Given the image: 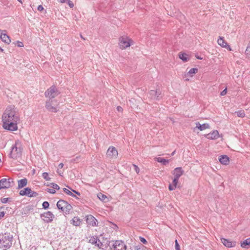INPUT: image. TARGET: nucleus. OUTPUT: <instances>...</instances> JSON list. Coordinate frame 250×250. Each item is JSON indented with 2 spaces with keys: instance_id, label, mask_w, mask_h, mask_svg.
Here are the masks:
<instances>
[{
  "instance_id": "41",
  "label": "nucleus",
  "mask_w": 250,
  "mask_h": 250,
  "mask_svg": "<svg viewBox=\"0 0 250 250\" xmlns=\"http://www.w3.org/2000/svg\"><path fill=\"white\" fill-rule=\"evenodd\" d=\"M133 167H134V169L135 171V172L137 174H138L139 173V172H140V169H139V167L137 165H136L135 164L133 165Z\"/></svg>"
},
{
  "instance_id": "46",
  "label": "nucleus",
  "mask_w": 250,
  "mask_h": 250,
  "mask_svg": "<svg viewBox=\"0 0 250 250\" xmlns=\"http://www.w3.org/2000/svg\"><path fill=\"white\" fill-rule=\"evenodd\" d=\"M67 3L70 8H72L74 7L73 3L70 0H67Z\"/></svg>"
},
{
  "instance_id": "6",
  "label": "nucleus",
  "mask_w": 250,
  "mask_h": 250,
  "mask_svg": "<svg viewBox=\"0 0 250 250\" xmlns=\"http://www.w3.org/2000/svg\"><path fill=\"white\" fill-rule=\"evenodd\" d=\"M21 155V149L20 147H17V144L15 143L11 147V151L9 154V157L13 159L20 157Z\"/></svg>"
},
{
  "instance_id": "31",
  "label": "nucleus",
  "mask_w": 250,
  "mask_h": 250,
  "mask_svg": "<svg viewBox=\"0 0 250 250\" xmlns=\"http://www.w3.org/2000/svg\"><path fill=\"white\" fill-rule=\"evenodd\" d=\"M47 186H50L54 189L59 190L60 189V187L57 184H55L54 183H50V184L47 185Z\"/></svg>"
},
{
  "instance_id": "47",
  "label": "nucleus",
  "mask_w": 250,
  "mask_h": 250,
  "mask_svg": "<svg viewBox=\"0 0 250 250\" xmlns=\"http://www.w3.org/2000/svg\"><path fill=\"white\" fill-rule=\"evenodd\" d=\"M95 245H96L97 247H98L100 249H103L102 248L103 243L100 240H99V242H98L97 243V244H96Z\"/></svg>"
},
{
  "instance_id": "54",
  "label": "nucleus",
  "mask_w": 250,
  "mask_h": 250,
  "mask_svg": "<svg viewBox=\"0 0 250 250\" xmlns=\"http://www.w3.org/2000/svg\"><path fill=\"white\" fill-rule=\"evenodd\" d=\"M113 226L114 227H113V228L114 229H118V226L116 224H114Z\"/></svg>"
},
{
  "instance_id": "8",
  "label": "nucleus",
  "mask_w": 250,
  "mask_h": 250,
  "mask_svg": "<svg viewBox=\"0 0 250 250\" xmlns=\"http://www.w3.org/2000/svg\"><path fill=\"white\" fill-rule=\"evenodd\" d=\"M119 41L120 47L122 49H125L131 45V40L127 37H121Z\"/></svg>"
},
{
  "instance_id": "50",
  "label": "nucleus",
  "mask_w": 250,
  "mask_h": 250,
  "mask_svg": "<svg viewBox=\"0 0 250 250\" xmlns=\"http://www.w3.org/2000/svg\"><path fill=\"white\" fill-rule=\"evenodd\" d=\"M117 109L119 112H121V111H123V108L121 106H117Z\"/></svg>"
},
{
  "instance_id": "7",
  "label": "nucleus",
  "mask_w": 250,
  "mask_h": 250,
  "mask_svg": "<svg viewBox=\"0 0 250 250\" xmlns=\"http://www.w3.org/2000/svg\"><path fill=\"white\" fill-rule=\"evenodd\" d=\"M109 245H110V243ZM109 247L111 250H126V246L122 240L115 241L112 246H109Z\"/></svg>"
},
{
  "instance_id": "38",
  "label": "nucleus",
  "mask_w": 250,
  "mask_h": 250,
  "mask_svg": "<svg viewBox=\"0 0 250 250\" xmlns=\"http://www.w3.org/2000/svg\"><path fill=\"white\" fill-rule=\"evenodd\" d=\"M245 53H246V55L248 56L250 58V45H249L247 47V48L246 50V51H245Z\"/></svg>"
},
{
  "instance_id": "24",
  "label": "nucleus",
  "mask_w": 250,
  "mask_h": 250,
  "mask_svg": "<svg viewBox=\"0 0 250 250\" xmlns=\"http://www.w3.org/2000/svg\"><path fill=\"white\" fill-rule=\"evenodd\" d=\"M155 159L157 162L160 163L164 166H166L169 163V160L166 159L162 157H156Z\"/></svg>"
},
{
  "instance_id": "4",
  "label": "nucleus",
  "mask_w": 250,
  "mask_h": 250,
  "mask_svg": "<svg viewBox=\"0 0 250 250\" xmlns=\"http://www.w3.org/2000/svg\"><path fill=\"white\" fill-rule=\"evenodd\" d=\"M58 104L59 103L57 100H47L45 107L49 112L56 113L58 111Z\"/></svg>"
},
{
  "instance_id": "34",
  "label": "nucleus",
  "mask_w": 250,
  "mask_h": 250,
  "mask_svg": "<svg viewBox=\"0 0 250 250\" xmlns=\"http://www.w3.org/2000/svg\"><path fill=\"white\" fill-rule=\"evenodd\" d=\"M42 177L46 181H49L51 178L49 177L48 173L47 172H43L42 174Z\"/></svg>"
},
{
  "instance_id": "5",
  "label": "nucleus",
  "mask_w": 250,
  "mask_h": 250,
  "mask_svg": "<svg viewBox=\"0 0 250 250\" xmlns=\"http://www.w3.org/2000/svg\"><path fill=\"white\" fill-rule=\"evenodd\" d=\"M60 92L55 85H52L44 92V96L48 100H55L54 98L59 95Z\"/></svg>"
},
{
  "instance_id": "53",
  "label": "nucleus",
  "mask_w": 250,
  "mask_h": 250,
  "mask_svg": "<svg viewBox=\"0 0 250 250\" xmlns=\"http://www.w3.org/2000/svg\"><path fill=\"white\" fill-rule=\"evenodd\" d=\"M72 191L74 192L75 193H76V194L78 195H80V193L77 191H76L75 190H73V189H72Z\"/></svg>"
},
{
  "instance_id": "23",
  "label": "nucleus",
  "mask_w": 250,
  "mask_h": 250,
  "mask_svg": "<svg viewBox=\"0 0 250 250\" xmlns=\"http://www.w3.org/2000/svg\"><path fill=\"white\" fill-rule=\"evenodd\" d=\"M241 247L244 249H249L250 248V239L247 238L241 243Z\"/></svg>"
},
{
  "instance_id": "9",
  "label": "nucleus",
  "mask_w": 250,
  "mask_h": 250,
  "mask_svg": "<svg viewBox=\"0 0 250 250\" xmlns=\"http://www.w3.org/2000/svg\"><path fill=\"white\" fill-rule=\"evenodd\" d=\"M40 216L44 222L46 223H51L55 218L54 215L49 211L42 213Z\"/></svg>"
},
{
  "instance_id": "16",
  "label": "nucleus",
  "mask_w": 250,
  "mask_h": 250,
  "mask_svg": "<svg viewBox=\"0 0 250 250\" xmlns=\"http://www.w3.org/2000/svg\"><path fill=\"white\" fill-rule=\"evenodd\" d=\"M206 138L210 140H215L219 138V132L217 130H214L211 132L205 135Z\"/></svg>"
},
{
  "instance_id": "14",
  "label": "nucleus",
  "mask_w": 250,
  "mask_h": 250,
  "mask_svg": "<svg viewBox=\"0 0 250 250\" xmlns=\"http://www.w3.org/2000/svg\"><path fill=\"white\" fill-rule=\"evenodd\" d=\"M184 172V171L181 167H177L173 170L172 173L174 175V177L179 179Z\"/></svg>"
},
{
  "instance_id": "29",
  "label": "nucleus",
  "mask_w": 250,
  "mask_h": 250,
  "mask_svg": "<svg viewBox=\"0 0 250 250\" xmlns=\"http://www.w3.org/2000/svg\"><path fill=\"white\" fill-rule=\"evenodd\" d=\"M198 69L197 68H191L188 72V74L191 76H192L193 74H196L198 72Z\"/></svg>"
},
{
  "instance_id": "17",
  "label": "nucleus",
  "mask_w": 250,
  "mask_h": 250,
  "mask_svg": "<svg viewBox=\"0 0 250 250\" xmlns=\"http://www.w3.org/2000/svg\"><path fill=\"white\" fill-rule=\"evenodd\" d=\"M219 160L221 164L224 165H228L229 162V157L226 155H221L220 156Z\"/></svg>"
},
{
  "instance_id": "20",
  "label": "nucleus",
  "mask_w": 250,
  "mask_h": 250,
  "mask_svg": "<svg viewBox=\"0 0 250 250\" xmlns=\"http://www.w3.org/2000/svg\"><path fill=\"white\" fill-rule=\"evenodd\" d=\"M152 93L155 94V96H154V100H159L163 97L161 91L159 89H157L156 90H152Z\"/></svg>"
},
{
  "instance_id": "30",
  "label": "nucleus",
  "mask_w": 250,
  "mask_h": 250,
  "mask_svg": "<svg viewBox=\"0 0 250 250\" xmlns=\"http://www.w3.org/2000/svg\"><path fill=\"white\" fill-rule=\"evenodd\" d=\"M236 113L237 114V116L240 118H243L245 116V113L244 111L242 110L236 112Z\"/></svg>"
},
{
  "instance_id": "33",
  "label": "nucleus",
  "mask_w": 250,
  "mask_h": 250,
  "mask_svg": "<svg viewBox=\"0 0 250 250\" xmlns=\"http://www.w3.org/2000/svg\"><path fill=\"white\" fill-rule=\"evenodd\" d=\"M98 197L100 200L103 201H104L107 198V196L105 195L102 193L98 194Z\"/></svg>"
},
{
  "instance_id": "52",
  "label": "nucleus",
  "mask_w": 250,
  "mask_h": 250,
  "mask_svg": "<svg viewBox=\"0 0 250 250\" xmlns=\"http://www.w3.org/2000/svg\"><path fill=\"white\" fill-rule=\"evenodd\" d=\"M63 163H60L59 164V165H58V167L59 168H62L63 167Z\"/></svg>"
},
{
  "instance_id": "12",
  "label": "nucleus",
  "mask_w": 250,
  "mask_h": 250,
  "mask_svg": "<svg viewBox=\"0 0 250 250\" xmlns=\"http://www.w3.org/2000/svg\"><path fill=\"white\" fill-rule=\"evenodd\" d=\"M107 156L116 158L118 156V151L116 148L113 146H109L107 149Z\"/></svg>"
},
{
  "instance_id": "43",
  "label": "nucleus",
  "mask_w": 250,
  "mask_h": 250,
  "mask_svg": "<svg viewBox=\"0 0 250 250\" xmlns=\"http://www.w3.org/2000/svg\"><path fill=\"white\" fill-rule=\"evenodd\" d=\"M16 45H17V46L20 47H21L23 46V42L21 41H17L16 42Z\"/></svg>"
},
{
  "instance_id": "21",
  "label": "nucleus",
  "mask_w": 250,
  "mask_h": 250,
  "mask_svg": "<svg viewBox=\"0 0 250 250\" xmlns=\"http://www.w3.org/2000/svg\"><path fill=\"white\" fill-rule=\"evenodd\" d=\"M209 127L210 126L208 123H205L201 125L199 122L196 123V127L198 128L200 131H203L206 129L209 128Z\"/></svg>"
},
{
  "instance_id": "56",
  "label": "nucleus",
  "mask_w": 250,
  "mask_h": 250,
  "mask_svg": "<svg viewBox=\"0 0 250 250\" xmlns=\"http://www.w3.org/2000/svg\"><path fill=\"white\" fill-rule=\"evenodd\" d=\"M197 58L199 60H202V58L201 57H197Z\"/></svg>"
},
{
  "instance_id": "37",
  "label": "nucleus",
  "mask_w": 250,
  "mask_h": 250,
  "mask_svg": "<svg viewBox=\"0 0 250 250\" xmlns=\"http://www.w3.org/2000/svg\"><path fill=\"white\" fill-rule=\"evenodd\" d=\"M175 248L176 250H180V246L176 239L175 240Z\"/></svg>"
},
{
  "instance_id": "25",
  "label": "nucleus",
  "mask_w": 250,
  "mask_h": 250,
  "mask_svg": "<svg viewBox=\"0 0 250 250\" xmlns=\"http://www.w3.org/2000/svg\"><path fill=\"white\" fill-rule=\"evenodd\" d=\"M179 57L184 62H187L189 60L188 55L185 53H180L179 54Z\"/></svg>"
},
{
  "instance_id": "36",
  "label": "nucleus",
  "mask_w": 250,
  "mask_h": 250,
  "mask_svg": "<svg viewBox=\"0 0 250 250\" xmlns=\"http://www.w3.org/2000/svg\"><path fill=\"white\" fill-rule=\"evenodd\" d=\"M178 180L179 179L174 177L172 184L176 187L178 182Z\"/></svg>"
},
{
  "instance_id": "49",
  "label": "nucleus",
  "mask_w": 250,
  "mask_h": 250,
  "mask_svg": "<svg viewBox=\"0 0 250 250\" xmlns=\"http://www.w3.org/2000/svg\"><path fill=\"white\" fill-rule=\"evenodd\" d=\"M5 215V212L4 211L0 212V219L4 217Z\"/></svg>"
},
{
  "instance_id": "48",
  "label": "nucleus",
  "mask_w": 250,
  "mask_h": 250,
  "mask_svg": "<svg viewBox=\"0 0 250 250\" xmlns=\"http://www.w3.org/2000/svg\"><path fill=\"white\" fill-rule=\"evenodd\" d=\"M37 9L39 11H42L44 9V8L42 5H40L38 6Z\"/></svg>"
},
{
  "instance_id": "57",
  "label": "nucleus",
  "mask_w": 250,
  "mask_h": 250,
  "mask_svg": "<svg viewBox=\"0 0 250 250\" xmlns=\"http://www.w3.org/2000/svg\"><path fill=\"white\" fill-rule=\"evenodd\" d=\"M81 38L84 40H85V39L82 35H81Z\"/></svg>"
},
{
  "instance_id": "58",
  "label": "nucleus",
  "mask_w": 250,
  "mask_h": 250,
  "mask_svg": "<svg viewBox=\"0 0 250 250\" xmlns=\"http://www.w3.org/2000/svg\"><path fill=\"white\" fill-rule=\"evenodd\" d=\"M18 1H19L20 2H21V3H22V1H21V0H17Z\"/></svg>"
},
{
  "instance_id": "35",
  "label": "nucleus",
  "mask_w": 250,
  "mask_h": 250,
  "mask_svg": "<svg viewBox=\"0 0 250 250\" xmlns=\"http://www.w3.org/2000/svg\"><path fill=\"white\" fill-rule=\"evenodd\" d=\"M49 206V204L47 201H44L42 204V208L44 209H48Z\"/></svg>"
},
{
  "instance_id": "13",
  "label": "nucleus",
  "mask_w": 250,
  "mask_h": 250,
  "mask_svg": "<svg viewBox=\"0 0 250 250\" xmlns=\"http://www.w3.org/2000/svg\"><path fill=\"white\" fill-rule=\"evenodd\" d=\"M217 43L219 45H220L222 47L226 48L229 51L231 50L230 46L226 42H225L223 37H219V39L217 40Z\"/></svg>"
},
{
  "instance_id": "1",
  "label": "nucleus",
  "mask_w": 250,
  "mask_h": 250,
  "mask_svg": "<svg viewBox=\"0 0 250 250\" xmlns=\"http://www.w3.org/2000/svg\"><path fill=\"white\" fill-rule=\"evenodd\" d=\"M19 120L18 116L16 115L15 107L8 106L2 115V126L5 129L16 131L18 129L17 122Z\"/></svg>"
},
{
  "instance_id": "15",
  "label": "nucleus",
  "mask_w": 250,
  "mask_h": 250,
  "mask_svg": "<svg viewBox=\"0 0 250 250\" xmlns=\"http://www.w3.org/2000/svg\"><path fill=\"white\" fill-rule=\"evenodd\" d=\"M221 242L223 245L228 248H232L235 246L236 242L231 241L229 239L222 238L221 239Z\"/></svg>"
},
{
  "instance_id": "22",
  "label": "nucleus",
  "mask_w": 250,
  "mask_h": 250,
  "mask_svg": "<svg viewBox=\"0 0 250 250\" xmlns=\"http://www.w3.org/2000/svg\"><path fill=\"white\" fill-rule=\"evenodd\" d=\"M31 191V188L27 187L24 188L23 189H21L19 192V194L21 196H27L29 195Z\"/></svg>"
},
{
  "instance_id": "39",
  "label": "nucleus",
  "mask_w": 250,
  "mask_h": 250,
  "mask_svg": "<svg viewBox=\"0 0 250 250\" xmlns=\"http://www.w3.org/2000/svg\"><path fill=\"white\" fill-rule=\"evenodd\" d=\"M139 240H140V241L144 244H146L147 242L146 241V240L144 238V237H141V236H140L139 237Z\"/></svg>"
},
{
  "instance_id": "60",
  "label": "nucleus",
  "mask_w": 250,
  "mask_h": 250,
  "mask_svg": "<svg viewBox=\"0 0 250 250\" xmlns=\"http://www.w3.org/2000/svg\"><path fill=\"white\" fill-rule=\"evenodd\" d=\"M57 172L59 173V175H61V173H59V171H57Z\"/></svg>"
},
{
  "instance_id": "61",
  "label": "nucleus",
  "mask_w": 250,
  "mask_h": 250,
  "mask_svg": "<svg viewBox=\"0 0 250 250\" xmlns=\"http://www.w3.org/2000/svg\"><path fill=\"white\" fill-rule=\"evenodd\" d=\"M249 238V239H250V238Z\"/></svg>"
},
{
  "instance_id": "28",
  "label": "nucleus",
  "mask_w": 250,
  "mask_h": 250,
  "mask_svg": "<svg viewBox=\"0 0 250 250\" xmlns=\"http://www.w3.org/2000/svg\"><path fill=\"white\" fill-rule=\"evenodd\" d=\"M63 191L67 195H70L72 197H73L76 199L78 198V197L73 192H72L71 191H70L68 189H67L66 188H63Z\"/></svg>"
},
{
  "instance_id": "59",
  "label": "nucleus",
  "mask_w": 250,
  "mask_h": 250,
  "mask_svg": "<svg viewBox=\"0 0 250 250\" xmlns=\"http://www.w3.org/2000/svg\"><path fill=\"white\" fill-rule=\"evenodd\" d=\"M3 189V188H2V187H1V184H0V189Z\"/></svg>"
},
{
  "instance_id": "19",
  "label": "nucleus",
  "mask_w": 250,
  "mask_h": 250,
  "mask_svg": "<svg viewBox=\"0 0 250 250\" xmlns=\"http://www.w3.org/2000/svg\"><path fill=\"white\" fill-rule=\"evenodd\" d=\"M27 184V179L23 178L18 181V189H21L25 187Z\"/></svg>"
},
{
  "instance_id": "10",
  "label": "nucleus",
  "mask_w": 250,
  "mask_h": 250,
  "mask_svg": "<svg viewBox=\"0 0 250 250\" xmlns=\"http://www.w3.org/2000/svg\"><path fill=\"white\" fill-rule=\"evenodd\" d=\"M0 184L3 189L8 188L14 184V181L12 178H2L0 180Z\"/></svg>"
},
{
  "instance_id": "26",
  "label": "nucleus",
  "mask_w": 250,
  "mask_h": 250,
  "mask_svg": "<svg viewBox=\"0 0 250 250\" xmlns=\"http://www.w3.org/2000/svg\"><path fill=\"white\" fill-rule=\"evenodd\" d=\"M71 221L72 224L75 226H79L81 224V221L78 217H74Z\"/></svg>"
},
{
  "instance_id": "18",
  "label": "nucleus",
  "mask_w": 250,
  "mask_h": 250,
  "mask_svg": "<svg viewBox=\"0 0 250 250\" xmlns=\"http://www.w3.org/2000/svg\"><path fill=\"white\" fill-rule=\"evenodd\" d=\"M0 38L3 42L8 44L11 42L10 37L6 33L2 32L1 33Z\"/></svg>"
},
{
  "instance_id": "32",
  "label": "nucleus",
  "mask_w": 250,
  "mask_h": 250,
  "mask_svg": "<svg viewBox=\"0 0 250 250\" xmlns=\"http://www.w3.org/2000/svg\"><path fill=\"white\" fill-rule=\"evenodd\" d=\"M38 195V193L35 191H32L31 189V191L28 195L29 197H36Z\"/></svg>"
},
{
  "instance_id": "27",
  "label": "nucleus",
  "mask_w": 250,
  "mask_h": 250,
  "mask_svg": "<svg viewBox=\"0 0 250 250\" xmlns=\"http://www.w3.org/2000/svg\"><path fill=\"white\" fill-rule=\"evenodd\" d=\"M98 242H99V239L97 238V237L92 236L89 240V242L93 245L97 244Z\"/></svg>"
},
{
  "instance_id": "42",
  "label": "nucleus",
  "mask_w": 250,
  "mask_h": 250,
  "mask_svg": "<svg viewBox=\"0 0 250 250\" xmlns=\"http://www.w3.org/2000/svg\"><path fill=\"white\" fill-rule=\"evenodd\" d=\"M10 200V198H3L1 199V202L2 203H6L8 201H9Z\"/></svg>"
},
{
  "instance_id": "44",
  "label": "nucleus",
  "mask_w": 250,
  "mask_h": 250,
  "mask_svg": "<svg viewBox=\"0 0 250 250\" xmlns=\"http://www.w3.org/2000/svg\"><path fill=\"white\" fill-rule=\"evenodd\" d=\"M176 187H175L172 184H169L168 186V189L170 191L173 190L176 188Z\"/></svg>"
},
{
  "instance_id": "11",
  "label": "nucleus",
  "mask_w": 250,
  "mask_h": 250,
  "mask_svg": "<svg viewBox=\"0 0 250 250\" xmlns=\"http://www.w3.org/2000/svg\"><path fill=\"white\" fill-rule=\"evenodd\" d=\"M86 218V222L88 226L92 227L98 226V221L93 215L91 214L88 215Z\"/></svg>"
},
{
  "instance_id": "55",
  "label": "nucleus",
  "mask_w": 250,
  "mask_h": 250,
  "mask_svg": "<svg viewBox=\"0 0 250 250\" xmlns=\"http://www.w3.org/2000/svg\"><path fill=\"white\" fill-rule=\"evenodd\" d=\"M175 150H174V151H173L171 154V156H173L174 154H175Z\"/></svg>"
},
{
  "instance_id": "40",
  "label": "nucleus",
  "mask_w": 250,
  "mask_h": 250,
  "mask_svg": "<svg viewBox=\"0 0 250 250\" xmlns=\"http://www.w3.org/2000/svg\"><path fill=\"white\" fill-rule=\"evenodd\" d=\"M45 190L47 192L51 193V194H55L56 193V190L54 189L47 188Z\"/></svg>"
},
{
  "instance_id": "51",
  "label": "nucleus",
  "mask_w": 250,
  "mask_h": 250,
  "mask_svg": "<svg viewBox=\"0 0 250 250\" xmlns=\"http://www.w3.org/2000/svg\"><path fill=\"white\" fill-rule=\"evenodd\" d=\"M150 96H151V98L154 99V96H155L154 93H152V90H151L149 92Z\"/></svg>"
},
{
  "instance_id": "45",
  "label": "nucleus",
  "mask_w": 250,
  "mask_h": 250,
  "mask_svg": "<svg viewBox=\"0 0 250 250\" xmlns=\"http://www.w3.org/2000/svg\"><path fill=\"white\" fill-rule=\"evenodd\" d=\"M227 88L226 87L220 93L221 96H224L227 94Z\"/></svg>"
},
{
  "instance_id": "3",
  "label": "nucleus",
  "mask_w": 250,
  "mask_h": 250,
  "mask_svg": "<svg viewBox=\"0 0 250 250\" xmlns=\"http://www.w3.org/2000/svg\"><path fill=\"white\" fill-rule=\"evenodd\" d=\"M56 205L58 209L61 210L65 215L69 214L72 209V206L64 200H59Z\"/></svg>"
},
{
  "instance_id": "2",
  "label": "nucleus",
  "mask_w": 250,
  "mask_h": 250,
  "mask_svg": "<svg viewBox=\"0 0 250 250\" xmlns=\"http://www.w3.org/2000/svg\"><path fill=\"white\" fill-rule=\"evenodd\" d=\"M13 236L10 233L0 234V249L6 250L9 249L12 244Z\"/></svg>"
}]
</instances>
